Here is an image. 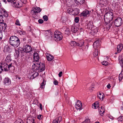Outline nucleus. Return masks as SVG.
Here are the masks:
<instances>
[{
  "label": "nucleus",
  "mask_w": 123,
  "mask_h": 123,
  "mask_svg": "<svg viewBox=\"0 0 123 123\" xmlns=\"http://www.w3.org/2000/svg\"><path fill=\"white\" fill-rule=\"evenodd\" d=\"M1 66L4 71H6L9 70L8 65L6 63L2 62L1 63Z\"/></svg>",
  "instance_id": "obj_8"
},
{
  "label": "nucleus",
  "mask_w": 123,
  "mask_h": 123,
  "mask_svg": "<svg viewBox=\"0 0 123 123\" xmlns=\"http://www.w3.org/2000/svg\"><path fill=\"white\" fill-rule=\"evenodd\" d=\"M4 83L5 85H9L11 83V80L9 78L6 77L4 80Z\"/></svg>",
  "instance_id": "obj_11"
},
{
  "label": "nucleus",
  "mask_w": 123,
  "mask_h": 123,
  "mask_svg": "<svg viewBox=\"0 0 123 123\" xmlns=\"http://www.w3.org/2000/svg\"><path fill=\"white\" fill-rule=\"evenodd\" d=\"M74 10L76 15L78 14L80 12L79 10V9L76 8L74 9Z\"/></svg>",
  "instance_id": "obj_37"
},
{
  "label": "nucleus",
  "mask_w": 123,
  "mask_h": 123,
  "mask_svg": "<svg viewBox=\"0 0 123 123\" xmlns=\"http://www.w3.org/2000/svg\"><path fill=\"white\" fill-rule=\"evenodd\" d=\"M46 58L47 60L50 61L53 59L54 57L51 55L47 54L46 55Z\"/></svg>",
  "instance_id": "obj_21"
},
{
  "label": "nucleus",
  "mask_w": 123,
  "mask_h": 123,
  "mask_svg": "<svg viewBox=\"0 0 123 123\" xmlns=\"http://www.w3.org/2000/svg\"><path fill=\"white\" fill-rule=\"evenodd\" d=\"M79 21V18L78 17H76L74 18V21L75 22L77 23Z\"/></svg>",
  "instance_id": "obj_44"
},
{
  "label": "nucleus",
  "mask_w": 123,
  "mask_h": 123,
  "mask_svg": "<svg viewBox=\"0 0 123 123\" xmlns=\"http://www.w3.org/2000/svg\"><path fill=\"white\" fill-rule=\"evenodd\" d=\"M113 18V14L112 12H109L106 13L104 15V20L105 23L108 25Z\"/></svg>",
  "instance_id": "obj_3"
},
{
  "label": "nucleus",
  "mask_w": 123,
  "mask_h": 123,
  "mask_svg": "<svg viewBox=\"0 0 123 123\" xmlns=\"http://www.w3.org/2000/svg\"><path fill=\"white\" fill-rule=\"evenodd\" d=\"M27 123L29 122V123H35L34 119L33 118L31 119V118H30L27 119Z\"/></svg>",
  "instance_id": "obj_26"
},
{
  "label": "nucleus",
  "mask_w": 123,
  "mask_h": 123,
  "mask_svg": "<svg viewBox=\"0 0 123 123\" xmlns=\"http://www.w3.org/2000/svg\"><path fill=\"white\" fill-rule=\"evenodd\" d=\"M46 79L45 78H44L43 79V81L41 83L40 87L41 88H43L44 87V86L46 84Z\"/></svg>",
  "instance_id": "obj_20"
},
{
  "label": "nucleus",
  "mask_w": 123,
  "mask_h": 123,
  "mask_svg": "<svg viewBox=\"0 0 123 123\" xmlns=\"http://www.w3.org/2000/svg\"><path fill=\"white\" fill-rule=\"evenodd\" d=\"M14 123H24L23 121L21 120L18 119L16 120Z\"/></svg>",
  "instance_id": "obj_35"
},
{
  "label": "nucleus",
  "mask_w": 123,
  "mask_h": 123,
  "mask_svg": "<svg viewBox=\"0 0 123 123\" xmlns=\"http://www.w3.org/2000/svg\"><path fill=\"white\" fill-rule=\"evenodd\" d=\"M93 26V25L92 22H89L88 23L86 24L85 28L89 29L91 30L92 29Z\"/></svg>",
  "instance_id": "obj_15"
},
{
  "label": "nucleus",
  "mask_w": 123,
  "mask_h": 123,
  "mask_svg": "<svg viewBox=\"0 0 123 123\" xmlns=\"http://www.w3.org/2000/svg\"><path fill=\"white\" fill-rule=\"evenodd\" d=\"M112 25L111 24H110L109 25H108L106 26L107 29V30H109L111 27V26Z\"/></svg>",
  "instance_id": "obj_43"
},
{
  "label": "nucleus",
  "mask_w": 123,
  "mask_h": 123,
  "mask_svg": "<svg viewBox=\"0 0 123 123\" xmlns=\"http://www.w3.org/2000/svg\"><path fill=\"white\" fill-rule=\"evenodd\" d=\"M58 121L56 118V119L54 120L53 121V123H58Z\"/></svg>",
  "instance_id": "obj_56"
},
{
  "label": "nucleus",
  "mask_w": 123,
  "mask_h": 123,
  "mask_svg": "<svg viewBox=\"0 0 123 123\" xmlns=\"http://www.w3.org/2000/svg\"><path fill=\"white\" fill-rule=\"evenodd\" d=\"M0 13L1 15L5 17H7L8 16L7 13L4 9L1 8H0Z\"/></svg>",
  "instance_id": "obj_13"
},
{
  "label": "nucleus",
  "mask_w": 123,
  "mask_h": 123,
  "mask_svg": "<svg viewBox=\"0 0 123 123\" xmlns=\"http://www.w3.org/2000/svg\"><path fill=\"white\" fill-rule=\"evenodd\" d=\"M0 28L1 29V31L4 32L5 31L7 26L6 24V23H2L1 22L0 23Z\"/></svg>",
  "instance_id": "obj_9"
},
{
  "label": "nucleus",
  "mask_w": 123,
  "mask_h": 123,
  "mask_svg": "<svg viewBox=\"0 0 123 123\" xmlns=\"http://www.w3.org/2000/svg\"><path fill=\"white\" fill-rule=\"evenodd\" d=\"M73 9H69L67 11V12L69 13L70 14L72 15Z\"/></svg>",
  "instance_id": "obj_33"
},
{
  "label": "nucleus",
  "mask_w": 123,
  "mask_h": 123,
  "mask_svg": "<svg viewBox=\"0 0 123 123\" xmlns=\"http://www.w3.org/2000/svg\"><path fill=\"white\" fill-rule=\"evenodd\" d=\"M38 75V73L37 72H36L34 73L31 77V78L34 79Z\"/></svg>",
  "instance_id": "obj_27"
},
{
  "label": "nucleus",
  "mask_w": 123,
  "mask_h": 123,
  "mask_svg": "<svg viewBox=\"0 0 123 123\" xmlns=\"http://www.w3.org/2000/svg\"><path fill=\"white\" fill-rule=\"evenodd\" d=\"M122 23V19L120 18H118L115 19L114 22V24L115 26L117 27H119L121 25Z\"/></svg>",
  "instance_id": "obj_5"
},
{
  "label": "nucleus",
  "mask_w": 123,
  "mask_h": 123,
  "mask_svg": "<svg viewBox=\"0 0 123 123\" xmlns=\"http://www.w3.org/2000/svg\"><path fill=\"white\" fill-rule=\"evenodd\" d=\"M98 32L97 29V28H95L94 29L92 30L91 31V32L89 33L90 35L93 36L96 34Z\"/></svg>",
  "instance_id": "obj_17"
},
{
  "label": "nucleus",
  "mask_w": 123,
  "mask_h": 123,
  "mask_svg": "<svg viewBox=\"0 0 123 123\" xmlns=\"http://www.w3.org/2000/svg\"><path fill=\"white\" fill-rule=\"evenodd\" d=\"M3 15L0 14V23H1V21H4L3 18Z\"/></svg>",
  "instance_id": "obj_41"
},
{
  "label": "nucleus",
  "mask_w": 123,
  "mask_h": 123,
  "mask_svg": "<svg viewBox=\"0 0 123 123\" xmlns=\"http://www.w3.org/2000/svg\"><path fill=\"white\" fill-rule=\"evenodd\" d=\"M43 32L46 38L50 39H52V35L51 33L49 31H44Z\"/></svg>",
  "instance_id": "obj_6"
},
{
  "label": "nucleus",
  "mask_w": 123,
  "mask_h": 123,
  "mask_svg": "<svg viewBox=\"0 0 123 123\" xmlns=\"http://www.w3.org/2000/svg\"><path fill=\"white\" fill-rule=\"evenodd\" d=\"M43 18L45 21H47L48 19V17L44 15L43 17Z\"/></svg>",
  "instance_id": "obj_40"
},
{
  "label": "nucleus",
  "mask_w": 123,
  "mask_h": 123,
  "mask_svg": "<svg viewBox=\"0 0 123 123\" xmlns=\"http://www.w3.org/2000/svg\"><path fill=\"white\" fill-rule=\"evenodd\" d=\"M74 1L77 4H81L84 2V0H74Z\"/></svg>",
  "instance_id": "obj_23"
},
{
  "label": "nucleus",
  "mask_w": 123,
  "mask_h": 123,
  "mask_svg": "<svg viewBox=\"0 0 123 123\" xmlns=\"http://www.w3.org/2000/svg\"><path fill=\"white\" fill-rule=\"evenodd\" d=\"M90 121V120L89 119L87 118H86V120L85 121V123H87L89 122Z\"/></svg>",
  "instance_id": "obj_53"
},
{
  "label": "nucleus",
  "mask_w": 123,
  "mask_h": 123,
  "mask_svg": "<svg viewBox=\"0 0 123 123\" xmlns=\"http://www.w3.org/2000/svg\"><path fill=\"white\" fill-rule=\"evenodd\" d=\"M120 4L119 2H117L115 3V5L116 6H118Z\"/></svg>",
  "instance_id": "obj_60"
},
{
  "label": "nucleus",
  "mask_w": 123,
  "mask_h": 123,
  "mask_svg": "<svg viewBox=\"0 0 123 123\" xmlns=\"http://www.w3.org/2000/svg\"><path fill=\"white\" fill-rule=\"evenodd\" d=\"M32 51V49L31 46L28 45H26L25 46V48L24 49V52L27 53H31V52Z\"/></svg>",
  "instance_id": "obj_7"
},
{
  "label": "nucleus",
  "mask_w": 123,
  "mask_h": 123,
  "mask_svg": "<svg viewBox=\"0 0 123 123\" xmlns=\"http://www.w3.org/2000/svg\"><path fill=\"white\" fill-rule=\"evenodd\" d=\"M19 52L17 50H15V55L17 57H18L19 55Z\"/></svg>",
  "instance_id": "obj_38"
},
{
  "label": "nucleus",
  "mask_w": 123,
  "mask_h": 123,
  "mask_svg": "<svg viewBox=\"0 0 123 123\" xmlns=\"http://www.w3.org/2000/svg\"><path fill=\"white\" fill-rule=\"evenodd\" d=\"M123 78V74L120 73L119 75V80L120 81H121Z\"/></svg>",
  "instance_id": "obj_31"
},
{
  "label": "nucleus",
  "mask_w": 123,
  "mask_h": 123,
  "mask_svg": "<svg viewBox=\"0 0 123 123\" xmlns=\"http://www.w3.org/2000/svg\"><path fill=\"white\" fill-rule=\"evenodd\" d=\"M123 48V46L122 44H121L118 45L117 47V50L118 52H120L122 50Z\"/></svg>",
  "instance_id": "obj_19"
},
{
  "label": "nucleus",
  "mask_w": 123,
  "mask_h": 123,
  "mask_svg": "<svg viewBox=\"0 0 123 123\" xmlns=\"http://www.w3.org/2000/svg\"><path fill=\"white\" fill-rule=\"evenodd\" d=\"M66 34H69L70 33L68 29H67L65 31V33Z\"/></svg>",
  "instance_id": "obj_52"
},
{
  "label": "nucleus",
  "mask_w": 123,
  "mask_h": 123,
  "mask_svg": "<svg viewBox=\"0 0 123 123\" xmlns=\"http://www.w3.org/2000/svg\"><path fill=\"white\" fill-rule=\"evenodd\" d=\"M42 115L40 114L38 115L37 118L39 120H41L42 119Z\"/></svg>",
  "instance_id": "obj_50"
},
{
  "label": "nucleus",
  "mask_w": 123,
  "mask_h": 123,
  "mask_svg": "<svg viewBox=\"0 0 123 123\" xmlns=\"http://www.w3.org/2000/svg\"><path fill=\"white\" fill-rule=\"evenodd\" d=\"M99 112L100 115L102 116L103 115V113L105 112V109H103L102 110H101L100 109L99 110Z\"/></svg>",
  "instance_id": "obj_32"
},
{
  "label": "nucleus",
  "mask_w": 123,
  "mask_h": 123,
  "mask_svg": "<svg viewBox=\"0 0 123 123\" xmlns=\"http://www.w3.org/2000/svg\"><path fill=\"white\" fill-rule=\"evenodd\" d=\"M98 55V50H95V51L94 52L93 55L94 56H96Z\"/></svg>",
  "instance_id": "obj_39"
},
{
  "label": "nucleus",
  "mask_w": 123,
  "mask_h": 123,
  "mask_svg": "<svg viewBox=\"0 0 123 123\" xmlns=\"http://www.w3.org/2000/svg\"><path fill=\"white\" fill-rule=\"evenodd\" d=\"M56 118L58 122H59V123H60L62 120V117H61L60 116Z\"/></svg>",
  "instance_id": "obj_47"
},
{
  "label": "nucleus",
  "mask_w": 123,
  "mask_h": 123,
  "mask_svg": "<svg viewBox=\"0 0 123 123\" xmlns=\"http://www.w3.org/2000/svg\"><path fill=\"white\" fill-rule=\"evenodd\" d=\"M118 60L120 65L123 67V56L122 55H120L119 57Z\"/></svg>",
  "instance_id": "obj_18"
},
{
  "label": "nucleus",
  "mask_w": 123,
  "mask_h": 123,
  "mask_svg": "<svg viewBox=\"0 0 123 123\" xmlns=\"http://www.w3.org/2000/svg\"><path fill=\"white\" fill-rule=\"evenodd\" d=\"M102 64L106 66L107 65L108 62L107 61H104L102 62Z\"/></svg>",
  "instance_id": "obj_42"
},
{
  "label": "nucleus",
  "mask_w": 123,
  "mask_h": 123,
  "mask_svg": "<svg viewBox=\"0 0 123 123\" xmlns=\"http://www.w3.org/2000/svg\"><path fill=\"white\" fill-rule=\"evenodd\" d=\"M20 1L23 4H25L26 2V0H20Z\"/></svg>",
  "instance_id": "obj_55"
},
{
  "label": "nucleus",
  "mask_w": 123,
  "mask_h": 123,
  "mask_svg": "<svg viewBox=\"0 0 123 123\" xmlns=\"http://www.w3.org/2000/svg\"><path fill=\"white\" fill-rule=\"evenodd\" d=\"M6 60H7L8 61H9V60H10V56L8 55L6 57Z\"/></svg>",
  "instance_id": "obj_54"
},
{
  "label": "nucleus",
  "mask_w": 123,
  "mask_h": 123,
  "mask_svg": "<svg viewBox=\"0 0 123 123\" xmlns=\"http://www.w3.org/2000/svg\"><path fill=\"white\" fill-rule=\"evenodd\" d=\"M3 71V69L2 68L1 65L0 66V74Z\"/></svg>",
  "instance_id": "obj_58"
},
{
  "label": "nucleus",
  "mask_w": 123,
  "mask_h": 123,
  "mask_svg": "<svg viewBox=\"0 0 123 123\" xmlns=\"http://www.w3.org/2000/svg\"><path fill=\"white\" fill-rule=\"evenodd\" d=\"M9 42L10 44L15 48H17L20 44V41L18 38L15 36L10 37Z\"/></svg>",
  "instance_id": "obj_1"
},
{
  "label": "nucleus",
  "mask_w": 123,
  "mask_h": 123,
  "mask_svg": "<svg viewBox=\"0 0 123 123\" xmlns=\"http://www.w3.org/2000/svg\"><path fill=\"white\" fill-rule=\"evenodd\" d=\"M23 6V4L17 1L14 2L13 4L12 5V6L13 7L17 8Z\"/></svg>",
  "instance_id": "obj_10"
},
{
  "label": "nucleus",
  "mask_w": 123,
  "mask_h": 123,
  "mask_svg": "<svg viewBox=\"0 0 123 123\" xmlns=\"http://www.w3.org/2000/svg\"><path fill=\"white\" fill-rule=\"evenodd\" d=\"M40 108L41 110H42L43 109L42 105L41 104H40Z\"/></svg>",
  "instance_id": "obj_63"
},
{
  "label": "nucleus",
  "mask_w": 123,
  "mask_h": 123,
  "mask_svg": "<svg viewBox=\"0 0 123 123\" xmlns=\"http://www.w3.org/2000/svg\"><path fill=\"white\" fill-rule=\"evenodd\" d=\"M33 58L35 62V63H38V62L39 60V57L37 53L35 52L34 53Z\"/></svg>",
  "instance_id": "obj_12"
},
{
  "label": "nucleus",
  "mask_w": 123,
  "mask_h": 123,
  "mask_svg": "<svg viewBox=\"0 0 123 123\" xmlns=\"http://www.w3.org/2000/svg\"><path fill=\"white\" fill-rule=\"evenodd\" d=\"M99 106V105H94H94H93L92 106V107L93 108H94V109H96L97 108L98 106Z\"/></svg>",
  "instance_id": "obj_48"
},
{
  "label": "nucleus",
  "mask_w": 123,
  "mask_h": 123,
  "mask_svg": "<svg viewBox=\"0 0 123 123\" xmlns=\"http://www.w3.org/2000/svg\"><path fill=\"white\" fill-rule=\"evenodd\" d=\"M71 29L72 31L74 32H76L78 30V29L76 27H72Z\"/></svg>",
  "instance_id": "obj_29"
},
{
  "label": "nucleus",
  "mask_w": 123,
  "mask_h": 123,
  "mask_svg": "<svg viewBox=\"0 0 123 123\" xmlns=\"http://www.w3.org/2000/svg\"><path fill=\"white\" fill-rule=\"evenodd\" d=\"M82 106L81 103L79 101H77L75 105V108L77 109H81L82 108Z\"/></svg>",
  "instance_id": "obj_14"
},
{
  "label": "nucleus",
  "mask_w": 123,
  "mask_h": 123,
  "mask_svg": "<svg viewBox=\"0 0 123 123\" xmlns=\"http://www.w3.org/2000/svg\"><path fill=\"white\" fill-rule=\"evenodd\" d=\"M98 98L100 99H102L103 100L104 98V95L102 93H99V94L98 95Z\"/></svg>",
  "instance_id": "obj_25"
},
{
  "label": "nucleus",
  "mask_w": 123,
  "mask_h": 123,
  "mask_svg": "<svg viewBox=\"0 0 123 123\" xmlns=\"http://www.w3.org/2000/svg\"><path fill=\"white\" fill-rule=\"evenodd\" d=\"M15 24L19 26L20 25V24L19 21L18 20H16Z\"/></svg>",
  "instance_id": "obj_49"
},
{
  "label": "nucleus",
  "mask_w": 123,
  "mask_h": 123,
  "mask_svg": "<svg viewBox=\"0 0 123 123\" xmlns=\"http://www.w3.org/2000/svg\"><path fill=\"white\" fill-rule=\"evenodd\" d=\"M38 22L40 24H42L43 22V20L41 19H39L38 20Z\"/></svg>",
  "instance_id": "obj_51"
},
{
  "label": "nucleus",
  "mask_w": 123,
  "mask_h": 123,
  "mask_svg": "<svg viewBox=\"0 0 123 123\" xmlns=\"http://www.w3.org/2000/svg\"><path fill=\"white\" fill-rule=\"evenodd\" d=\"M54 39L56 41H59L62 39V34L61 32L55 31L54 32Z\"/></svg>",
  "instance_id": "obj_4"
},
{
  "label": "nucleus",
  "mask_w": 123,
  "mask_h": 123,
  "mask_svg": "<svg viewBox=\"0 0 123 123\" xmlns=\"http://www.w3.org/2000/svg\"><path fill=\"white\" fill-rule=\"evenodd\" d=\"M12 67V63H11L10 64H9V65H8V69H9V70L10 69V68Z\"/></svg>",
  "instance_id": "obj_59"
},
{
  "label": "nucleus",
  "mask_w": 123,
  "mask_h": 123,
  "mask_svg": "<svg viewBox=\"0 0 123 123\" xmlns=\"http://www.w3.org/2000/svg\"><path fill=\"white\" fill-rule=\"evenodd\" d=\"M17 32L20 35H24L25 34V32L22 31H18Z\"/></svg>",
  "instance_id": "obj_34"
},
{
  "label": "nucleus",
  "mask_w": 123,
  "mask_h": 123,
  "mask_svg": "<svg viewBox=\"0 0 123 123\" xmlns=\"http://www.w3.org/2000/svg\"><path fill=\"white\" fill-rule=\"evenodd\" d=\"M89 13V11L87 10H85L83 11L81 13V15L83 16H86Z\"/></svg>",
  "instance_id": "obj_22"
},
{
  "label": "nucleus",
  "mask_w": 123,
  "mask_h": 123,
  "mask_svg": "<svg viewBox=\"0 0 123 123\" xmlns=\"http://www.w3.org/2000/svg\"><path fill=\"white\" fill-rule=\"evenodd\" d=\"M33 68L39 72L44 71L45 69V66L43 63H34L32 65Z\"/></svg>",
  "instance_id": "obj_2"
},
{
  "label": "nucleus",
  "mask_w": 123,
  "mask_h": 123,
  "mask_svg": "<svg viewBox=\"0 0 123 123\" xmlns=\"http://www.w3.org/2000/svg\"><path fill=\"white\" fill-rule=\"evenodd\" d=\"M19 53H23L24 52V49H23L22 48L20 47H19L18 49L17 50Z\"/></svg>",
  "instance_id": "obj_30"
},
{
  "label": "nucleus",
  "mask_w": 123,
  "mask_h": 123,
  "mask_svg": "<svg viewBox=\"0 0 123 123\" xmlns=\"http://www.w3.org/2000/svg\"><path fill=\"white\" fill-rule=\"evenodd\" d=\"M77 42L75 41H71V42L70 44L72 46H77Z\"/></svg>",
  "instance_id": "obj_28"
},
{
  "label": "nucleus",
  "mask_w": 123,
  "mask_h": 123,
  "mask_svg": "<svg viewBox=\"0 0 123 123\" xmlns=\"http://www.w3.org/2000/svg\"><path fill=\"white\" fill-rule=\"evenodd\" d=\"M77 43V46L82 47L84 45V42L83 41H81Z\"/></svg>",
  "instance_id": "obj_24"
},
{
  "label": "nucleus",
  "mask_w": 123,
  "mask_h": 123,
  "mask_svg": "<svg viewBox=\"0 0 123 123\" xmlns=\"http://www.w3.org/2000/svg\"><path fill=\"white\" fill-rule=\"evenodd\" d=\"M94 89V87L93 86H92V87H90V90H93Z\"/></svg>",
  "instance_id": "obj_64"
},
{
  "label": "nucleus",
  "mask_w": 123,
  "mask_h": 123,
  "mask_svg": "<svg viewBox=\"0 0 123 123\" xmlns=\"http://www.w3.org/2000/svg\"><path fill=\"white\" fill-rule=\"evenodd\" d=\"M107 87L109 89L110 88V87H111V86L110 85V84H109L107 86Z\"/></svg>",
  "instance_id": "obj_62"
},
{
  "label": "nucleus",
  "mask_w": 123,
  "mask_h": 123,
  "mask_svg": "<svg viewBox=\"0 0 123 123\" xmlns=\"http://www.w3.org/2000/svg\"><path fill=\"white\" fill-rule=\"evenodd\" d=\"M53 83L55 85H58V82L55 79Z\"/></svg>",
  "instance_id": "obj_45"
},
{
  "label": "nucleus",
  "mask_w": 123,
  "mask_h": 123,
  "mask_svg": "<svg viewBox=\"0 0 123 123\" xmlns=\"http://www.w3.org/2000/svg\"><path fill=\"white\" fill-rule=\"evenodd\" d=\"M98 41H96L95 42H94V45H96V44H97V43H98Z\"/></svg>",
  "instance_id": "obj_61"
},
{
  "label": "nucleus",
  "mask_w": 123,
  "mask_h": 123,
  "mask_svg": "<svg viewBox=\"0 0 123 123\" xmlns=\"http://www.w3.org/2000/svg\"><path fill=\"white\" fill-rule=\"evenodd\" d=\"M118 121L119 122H121L123 120V116H121L118 118Z\"/></svg>",
  "instance_id": "obj_36"
},
{
  "label": "nucleus",
  "mask_w": 123,
  "mask_h": 123,
  "mask_svg": "<svg viewBox=\"0 0 123 123\" xmlns=\"http://www.w3.org/2000/svg\"><path fill=\"white\" fill-rule=\"evenodd\" d=\"M3 37L2 32V31H0V41L1 40Z\"/></svg>",
  "instance_id": "obj_46"
},
{
  "label": "nucleus",
  "mask_w": 123,
  "mask_h": 123,
  "mask_svg": "<svg viewBox=\"0 0 123 123\" xmlns=\"http://www.w3.org/2000/svg\"><path fill=\"white\" fill-rule=\"evenodd\" d=\"M32 11L35 13H38L41 11V10L40 8L35 7L32 9Z\"/></svg>",
  "instance_id": "obj_16"
},
{
  "label": "nucleus",
  "mask_w": 123,
  "mask_h": 123,
  "mask_svg": "<svg viewBox=\"0 0 123 123\" xmlns=\"http://www.w3.org/2000/svg\"><path fill=\"white\" fill-rule=\"evenodd\" d=\"M62 72L61 71L60 72L59 74H58V75L60 77H61L62 76Z\"/></svg>",
  "instance_id": "obj_57"
}]
</instances>
